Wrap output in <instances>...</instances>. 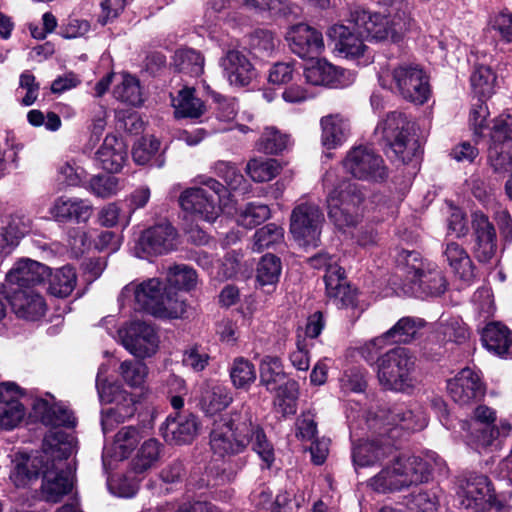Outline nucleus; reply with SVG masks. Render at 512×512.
Here are the masks:
<instances>
[{
  "instance_id": "nucleus-1",
  "label": "nucleus",
  "mask_w": 512,
  "mask_h": 512,
  "mask_svg": "<svg viewBox=\"0 0 512 512\" xmlns=\"http://www.w3.org/2000/svg\"><path fill=\"white\" fill-rule=\"evenodd\" d=\"M209 443L213 454L223 459L240 454L251 445L267 467L274 461L272 445L245 404L213 422Z\"/></svg>"
},
{
  "instance_id": "nucleus-2",
  "label": "nucleus",
  "mask_w": 512,
  "mask_h": 512,
  "mask_svg": "<svg viewBox=\"0 0 512 512\" xmlns=\"http://www.w3.org/2000/svg\"><path fill=\"white\" fill-rule=\"evenodd\" d=\"M327 191L328 217L340 230L355 227L362 219L361 206L365 196L362 187L347 178L337 179L335 171H328L323 178Z\"/></svg>"
},
{
  "instance_id": "nucleus-3",
  "label": "nucleus",
  "mask_w": 512,
  "mask_h": 512,
  "mask_svg": "<svg viewBox=\"0 0 512 512\" xmlns=\"http://www.w3.org/2000/svg\"><path fill=\"white\" fill-rule=\"evenodd\" d=\"M346 20L371 41L399 44L416 27L411 13L396 12L382 15L363 6L353 5L348 9Z\"/></svg>"
},
{
  "instance_id": "nucleus-4",
  "label": "nucleus",
  "mask_w": 512,
  "mask_h": 512,
  "mask_svg": "<svg viewBox=\"0 0 512 512\" xmlns=\"http://www.w3.org/2000/svg\"><path fill=\"white\" fill-rule=\"evenodd\" d=\"M73 453L70 441L62 439L59 433L48 435L43 443V449L34 455H19L14 461L10 472V480L16 487H27L43 475L46 463L53 458V466L59 468L64 459Z\"/></svg>"
},
{
  "instance_id": "nucleus-5",
  "label": "nucleus",
  "mask_w": 512,
  "mask_h": 512,
  "mask_svg": "<svg viewBox=\"0 0 512 512\" xmlns=\"http://www.w3.org/2000/svg\"><path fill=\"white\" fill-rule=\"evenodd\" d=\"M121 295L133 296L138 309L158 318H181L187 311L185 300L176 292L166 291L157 278L138 284L131 282L123 288Z\"/></svg>"
},
{
  "instance_id": "nucleus-6",
  "label": "nucleus",
  "mask_w": 512,
  "mask_h": 512,
  "mask_svg": "<svg viewBox=\"0 0 512 512\" xmlns=\"http://www.w3.org/2000/svg\"><path fill=\"white\" fill-rule=\"evenodd\" d=\"M431 465L415 455H401L391 465L370 478L368 486L379 493H386L429 480Z\"/></svg>"
},
{
  "instance_id": "nucleus-7",
  "label": "nucleus",
  "mask_w": 512,
  "mask_h": 512,
  "mask_svg": "<svg viewBox=\"0 0 512 512\" xmlns=\"http://www.w3.org/2000/svg\"><path fill=\"white\" fill-rule=\"evenodd\" d=\"M378 80L383 88L398 93L405 100L424 104L430 97L429 77L417 64L403 63L382 67Z\"/></svg>"
},
{
  "instance_id": "nucleus-8",
  "label": "nucleus",
  "mask_w": 512,
  "mask_h": 512,
  "mask_svg": "<svg viewBox=\"0 0 512 512\" xmlns=\"http://www.w3.org/2000/svg\"><path fill=\"white\" fill-rule=\"evenodd\" d=\"M416 132V124L397 112L388 114L375 129L376 135L381 136L395 157L403 163L412 161L421 153Z\"/></svg>"
},
{
  "instance_id": "nucleus-9",
  "label": "nucleus",
  "mask_w": 512,
  "mask_h": 512,
  "mask_svg": "<svg viewBox=\"0 0 512 512\" xmlns=\"http://www.w3.org/2000/svg\"><path fill=\"white\" fill-rule=\"evenodd\" d=\"M200 187L188 188L179 198L182 209L196 220L214 222L220 215L219 200L225 187L211 177H199Z\"/></svg>"
},
{
  "instance_id": "nucleus-10",
  "label": "nucleus",
  "mask_w": 512,
  "mask_h": 512,
  "mask_svg": "<svg viewBox=\"0 0 512 512\" xmlns=\"http://www.w3.org/2000/svg\"><path fill=\"white\" fill-rule=\"evenodd\" d=\"M415 357L404 347L393 348L377 359V378L387 390L406 391L413 386Z\"/></svg>"
},
{
  "instance_id": "nucleus-11",
  "label": "nucleus",
  "mask_w": 512,
  "mask_h": 512,
  "mask_svg": "<svg viewBox=\"0 0 512 512\" xmlns=\"http://www.w3.org/2000/svg\"><path fill=\"white\" fill-rule=\"evenodd\" d=\"M397 266L409 281L431 296H438L446 290V279L437 264L423 260L416 251L402 250L397 255Z\"/></svg>"
},
{
  "instance_id": "nucleus-12",
  "label": "nucleus",
  "mask_w": 512,
  "mask_h": 512,
  "mask_svg": "<svg viewBox=\"0 0 512 512\" xmlns=\"http://www.w3.org/2000/svg\"><path fill=\"white\" fill-rule=\"evenodd\" d=\"M342 167L347 174L361 181L381 182L388 176V168L382 156L363 145L347 152Z\"/></svg>"
},
{
  "instance_id": "nucleus-13",
  "label": "nucleus",
  "mask_w": 512,
  "mask_h": 512,
  "mask_svg": "<svg viewBox=\"0 0 512 512\" xmlns=\"http://www.w3.org/2000/svg\"><path fill=\"white\" fill-rule=\"evenodd\" d=\"M491 145L488 161L495 173L512 172V120L509 115H500L494 120L490 132Z\"/></svg>"
},
{
  "instance_id": "nucleus-14",
  "label": "nucleus",
  "mask_w": 512,
  "mask_h": 512,
  "mask_svg": "<svg viewBox=\"0 0 512 512\" xmlns=\"http://www.w3.org/2000/svg\"><path fill=\"white\" fill-rule=\"evenodd\" d=\"M324 223L320 207L314 203L303 202L295 206L290 217V232L303 246H316Z\"/></svg>"
},
{
  "instance_id": "nucleus-15",
  "label": "nucleus",
  "mask_w": 512,
  "mask_h": 512,
  "mask_svg": "<svg viewBox=\"0 0 512 512\" xmlns=\"http://www.w3.org/2000/svg\"><path fill=\"white\" fill-rule=\"evenodd\" d=\"M367 425L375 434L392 437L391 433L397 426L410 431L422 430L427 426V418L420 411L414 413L399 406L393 410H379L368 417Z\"/></svg>"
},
{
  "instance_id": "nucleus-16",
  "label": "nucleus",
  "mask_w": 512,
  "mask_h": 512,
  "mask_svg": "<svg viewBox=\"0 0 512 512\" xmlns=\"http://www.w3.org/2000/svg\"><path fill=\"white\" fill-rule=\"evenodd\" d=\"M123 346L133 356L145 359L153 356L159 348V336L154 327L146 322L132 321L119 330Z\"/></svg>"
},
{
  "instance_id": "nucleus-17",
  "label": "nucleus",
  "mask_w": 512,
  "mask_h": 512,
  "mask_svg": "<svg viewBox=\"0 0 512 512\" xmlns=\"http://www.w3.org/2000/svg\"><path fill=\"white\" fill-rule=\"evenodd\" d=\"M176 239L175 228L169 222H160L141 233L135 253L140 258L167 254L175 249Z\"/></svg>"
},
{
  "instance_id": "nucleus-18",
  "label": "nucleus",
  "mask_w": 512,
  "mask_h": 512,
  "mask_svg": "<svg viewBox=\"0 0 512 512\" xmlns=\"http://www.w3.org/2000/svg\"><path fill=\"white\" fill-rule=\"evenodd\" d=\"M447 390L452 400L460 406L471 405L481 400L486 393L480 374L469 367L463 368L448 380Z\"/></svg>"
},
{
  "instance_id": "nucleus-19",
  "label": "nucleus",
  "mask_w": 512,
  "mask_h": 512,
  "mask_svg": "<svg viewBox=\"0 0 512 512\" xmlns=\"http://www.w3.org/2000/svg\"><path fill=\"white\" fill-rule=\"evenodd\" d=\"M473 253L481 263H489L496 256L497 234L489 218L482 212L476 211L472 215Z\"/></svg>"
},
{
  "instance_id": "nucleus-20",
  "label": "nucleus",
  "mask_w": 512,
  "mask_h": 512,
  "mask_svg": "<svg viewBox=\"0 0 512 512\" xmlns=\"http://www.w3.org/2000/svg\"><path fill=\"white\" fill-rule=\"evenodd\" d=\"M286 39L292 52L304 59H313L325 50L322 33L305 23L292 26L287 32Z\"/></svg>"
},
{
  "instance_id": "nucleus-21",
  "label": "nucleus",
  "mask_w": 512,
  "mask_h": 512,
  "mask_svg": "<svg viewBox=\"0 0 512 512\" xmlns=\"http://www.w3.org/2000/svg\"><path fill=\"white\" fill-rule=\"evenodd\" d=\"M459 497L467 509L485 510L494 499V490L487 476L472 473L460 484Z\"/></svg>"
},
{
  "instance_id": "nucleus-22",
  "label": "nucleus",
  "mask_w": 512,
  "mask_h": 512,
  "mask_svg": "<svg viewBox=\"0 0 512 512\" xmlns=\"http://www.w3.org/2000/svg\"><path fill=\"white\" fill-rule=\"evenodd\" d=\"M304 78L313 86L344 87L350 85L354 74L343 68L336 67L325 59H318L304 69Z\"/></svg>"
},
{
  "instance_id": "nucleus-23",
  "label": "nucleus",
  "mask_w": 512,
  "mask_h": 512,
  "mask_svg": "<svg viewBox=\"0 0 512 512\" xmlns=\"http://www.w3.org/2000/svg\"><path fill=\"white\" fill-rule=\"evenodd\" d=\"M99 398L105 403H115V407L110 409L102 419V427L105 433L112 420L124 421L132 417L136 411L135 397L119 384H115L109 389L101 388Z\"/></svg>"
},
{
  "instance_id": "nucleus-24",
  "label": "nucleus",
  "mask_w": 512,
  "mask_h": 512,
  "mask_svg": "<svg viewBox=\"0 0 512 512\" xmlns=\"http://www.w3.org/2000/svg\"><path fill=\"white\" fill-rule=\"evenodd\" d=\"M67 459L62 461L59 468L53 466V458L46 463L43 470L42 495L48 502L57 503L72 489L71 472L67 469Z\"/></svg>"
},
{
  "instance_id": "nucleus-25",
  "label": "nucleus",
  "mask_w": 512,
  "mask_h": 512,
  "mask_svg": "<svg viewBox=\"0 0 512 512\" xmlns=\"http://www.w3.org/2000/svg\"><path fill=\"white\" fill-rule=\"evenodd\" d=\"M220 66L224 77L233 86H246L255 76L253 65L247 56L237 49L226 51L220 59Z\"/></svg>"
},
{
  "instance_id": "nucleus-26",
  "label": "nucleus",
  "mask_w": 512,
  "mask_h": 512,
  "mask_svg": "<svg viewBox=\"0 0 512 512\" xmlns=\"http://www.w3.org/2000/svg\"><path fill=\"white\" fill-rule=\"evenodd\" d=\"M160 431L166 442L170 444L190 443L197 434L198 423L196 417L191 414L174 416L169 415L162 424Z\"/></svg>"
},
{
  "instance_id": "nucleus-27",
  "label": "nucleus",
  "mask_w": 512,
  "mask_h": 512,
  "mask_svg": "<svg viewBox=\"0 0 512 512\" xmlns=\"http://www.w3.org/2000/svg\"><path fill=\"white\" fill-rule=\"evenodd\" d=\"M325 286L328 301L337 308L347 309L356 306L357 291L348 284L342 268H332Z\"/></svg>"
},
{
  "instance_id": "nucleus-28",
  "label": "nucleus",
  "mask_w": 512,
  "mask_h": 512,
  "mask_svg": "<svg viewBox=\"0 0 512 512\" xmlns=\"http://www.w3.org/2000/svg\"><path fill=\"white\" fill-rule=\"evenodd\" d=\"M49 212L56 221L81 223L90 219L93 206L84 199L61 196L53 202Z\"/></svg>"
},
{
  "instance_id": "nucleus-29",
  "label": "nucleus",
  "mask_w": 512,
  "mask_h": 512,
  "mask_svg": "<svg viewBox=\"0 0 512 512\" xmlns=\"http://www.w3.org/2000/svg\"><path fill=\"white\" fill-rule=\"evenodd\" d=\"M326 35L334 43V50L345 58H358L365 52L366 46L362 39L353 34L350 29L340 23L331 25Z\"/></svg>"
},
{
  "instance_id": "nucleus-30",
  "label": "nucleus",
  "mask_w": 512,
  "mask_h": 512,
  "mask_svg": "<svg viewBox=\"0 0 512 512\" xmlns=\"http://www.w3.org/2000/svg\"><path fill=\"white\" fill-rule=\"evenodd\" d=\"M10 304L18 317L32 321L42 317L46 311L44 298L32 288L15 291Z\"/></svg>"
},
{
  "instance_id": "nucleus-31",
  "label": "nucleus",
  "mask_w": 512,
  "mask_h": 512,
  "mask_svg": "<svg viewBox=\"0 0 512 512\" xmlns=\"http://www.w3.org/2000/svg\"><path fill=\"white\" fill-rule=\"evenodd\" d=\"M48 270V267L39 262L22 259L10 269L6 279L11 284H17L21 289H27L42 283L48 276Z\"/></svg>"
},
{
  "instance_id": "nucleus-32",
  "label": "nucleus",
  "mask_w": 512,
  "mask_h": 512,
  "mask_svg": "<svg viewBox=\"0 0 512 512\" xmlns=\"http://www.w3.org/2000/svg\"><path fill=\"white\" fill-rule=\"evenodd\" d=\"M127 159V149L123 140L115 135H107L96 152V160L103 170L119 172Z\"/></svg>"
},
{
  "instance_id": "nucleus-33",
  "label": "nucleus",
  "mask_w": 512,
  "mask_h": 512,
  "mask_svg": "<svg viewBox=\"0 0 512 512\" xmlns=\"http://www.w3.org/2000/svg\"><path fill=\"white\" fill-rule=\"evenodd\" d=\"M392 452L389 442L362 440L352 449V460L355 469L373 466L387 458Z\"/></svg>"
},
{
  "instance_id": "nucleus-34",
  "label": "nucleus",
  "mask_w": 512,
  "mask_h": 512,
  "mask_svg": "<svg viewBox=\"0 0 512 512\" xmlns=\"http://www.w3.org/2000/svg\"><path fill=\"white\" fill-rule=\"evenodd\" d=\"M443 258L452 272L464 282H471L475 277V266L466 249L457 242L449 241L445 244Z\"/></svg>"
},
{
  "instance_id": "nucleus-35",
  "label": "nucleus",
  "mask_w": 512,
  "mask_h": 512,
  "mask_svg": "<svg viewBox=\"0 0 512 512\" xmlns=\"http://www.w3.org/2000/svg\"><path fill=\"white\" fill-rule=\"evenodd\" d=\"M485 348L503 358H512V331L505 325L492 322L482 332Z\"/></svg>"
},
{
  "instance_id": "nucleus-36",
  "label": "nucleus",
  "mask_w": 512,
  "mask_h": 512,
  "mask_svg": "<svg viewBox=\"0 0 512 512\" xmlns=\"http://www.w3.org/2000/svg\"><path fill=\"white\" fill-rule=\"evenodd\" d=\"M321 141L327 149H335L342 145L349 133V124L339 114H331L321 118Z\"/></svg>"
},
{
  "instance_id": "nucleus-37",
  "label": "nucleus",
  "mask_w": 512,
  "mask_h": 512,
  "mask_svg": "<svg viewBox=\"0 0 512 512\" xmlns=\"http://www.w3.org/2000/svg\"><path fill=\"white\" fill-rule=\"evenodd\" d=\"M142 439L141 431L134 426L122 427L115 435L110 449H105L103 460L111 456L117 460L126 459Z\"/></svg>"
},
{
  "instance_id": "nucleus-38",
  "label": "nucleus",
  "mask_w": 512,
  "mask_h": 512,
  "mask_svg": "<svg viewBox=\"0 0 512 512\" xmlns=\"http://www.w3.org/2000/svg\"><path fill=\"white\" fill-rule=\"evenodd\" d=\"M35 413L46 425L55 427H74L76 420L73 413L61 405H50L46 400H37L34 403Z\"/></svg>"
},
{
  "instance_id": "nucleus-39",
  "label": "nucleus",
  "mask_w": 512,
  "mask_h": 512,
  "mask_svg": "<svg viewBox=\"0 0 512 512\" xmlns=\"http://www.w3.org/2000/svg\"><path fill=\"white\" fill-rule=\"evenodd\" d=\"M233 401L232 394L226 386L207 385L201 396L200 406L207 415H214L227 408Z\"/></svg>"
},
{
  "instance_id": "nucleus-40",
  "label": "nucleus",
  "mask_w": 512,
  "mask_h": 512,
  "mask_svg": "<svg viewBox=\"0 0 512 512\" xmlns=\"http://www.w3.org/2000/svg\"><path fill=\"white\" fill-rule=\"evenodd\" d=\"M457 425L460 428L459 435L476 450L487 448L498 436V431L494 426H485L480 429L477 426L472 427L471 422L465 420L458 421Z\"/></svg>"
},
{
  "instance_id": "nucleus-41",
  "label": "nucleus",
  "mask_w": 512,
  "mask_h": 512,
  "mask_svg": "<svg viewBox=\"0 0 512 512\" xmlns=\"http://www.w3.org/2000/svg\"><path fill=\"white\" fill-rule=\"evenodd\" d=\"M424 325V320L420 318L402 317L384 335L389 342L408 344L417 337Z\"/></svg>"
},
{
  "instance_id": "nucleus-42",
  "label": "nucleus",
  "mask_w": 512,
  "mask_h": 512,
  "mask_svg": "<svg viewBox=\"0 0 512 512\" xmlns=\"http://www.w3.org/2000/svg\"><path fill=\"white\" fill-rule=\"evenodd\" d=\"M161 444L154 438L145 440L132 460V470L135 474H141L157 463L161 455Z\"/></svg>"
},
{
  "instance_id": "nucleus-43",
  "label": "nucleus",
  "mask_w": 512,
  "mask_h": 512,
  "mask_svg": "<svg viewBox=\"0 0 512 512\" xmlns=\"http://www.w3.org/2000/svg\"><path fill=\"white\" fill-rule=\"evenodd\" d=\"M172 105L177 118H198L204 112L203 102L189 88L179 91L177 97L172 99Z\"/></svg>"
},
{
  "instance_id": "nucleus-44",
  "label": "nucleus",
  "mask_w": 512,
  "mask_h": 512,
  "mask_svg": "<svg viewBox=\"0 0 512 512\" xmlns=\"http://www.w3.org/2000/svg\"><path fill=\"white\" fill-rule=\"evenodd\" d=\"M286 381L280 359L276 356H265L260 362V384L267 391L273 392L276 386Z\"/></svg>"
},
{
  "instance_id": "nucleus-45",
  "label": "nucleus",
  "mask_w": 512,
  "mask_h": 512,
  "mask_svg": "<svg viewBox=\"0 0 512 512\" xmlns=\"http://www.w3.org/2000/svg\"><path fill=\"white\" fill-rule=\"evenodd\" d=\"M274 406L283 416L294 415L297 411L298 384L287 380L276 386Z\"/></svg>"
},
{
  "instance_id": "nucleus-46",
  "label": "nucleus",
  "mask_w": 512,
  "mask_h": 512,
  "mask_svg": "<svg viewBox=\"0 0 512 512\" xmlns=\"http://www.w3.org/2000/svg\"><path fill=\"white\" fill-rule=\"evenodd\" d=\"M29 226L23 217L10 216L7 223L0 232V248L9 254L18 244L20 239L27 233Z\"/></svg>"
},
{
  "instance_id": "nucleus-47",
  "label": "nucleus",
  "mask_w": 512,
  "mask_h": 512,
  "mask_svg": "<svg viewBox=\"0 0 512 512\" xmlns=\"http://www.w3.org/2000/svg\"><path fill=\"white\" fill-rule=\"evenodd\" d=\"M174 65L179 72L198 77L204 70V58L202 55L188 48L179 49L173 57Z\"/></svg>"
},
{
  "instance_id": "nucleus-48",
  "label": "nucleus",
  "mask_w": 512,
  "mask_h": 512,
  "mask_svg": "<svg viewBox=\"0 0 512 512\" xmlns=\"http://www.w3.org/2000/svg\"><path fill=\"white\" fill-rule=\"evenodd\" d=\"M229 374L236 389L247 390L256 380L255 366L243 357H237L233 360Z\"/></svg>"
},
{
  "instance_id": "nucleus-49",
  "label": "nucleus",
  "mask_w": 512,
  "mask_h": 512,
  "mask_svg": "<svg viewBox=\"0 0 512 512\" xmlns=\"http://www.w3.org/2000/svg\"><path fill=\"white\" fill-rule=\"evenodd\" d=\"M77 276L73 267L57 269L50 278L49 291L57 297L69 296L76 286Z\"/></svg>"
},
{
  "instance_id": "nucleus-50",
  "label": "nucleus",
  "mask_w": 512,
  "mask_h": 512,
  "mask_svg": "<svg viewBox=\"0 0 512 512\" xmlns=\"http://www.w3.org/2000/svg\"><path fill=\"white\" fill-rule=\"evenodd\" d=\"M470 80L472 89L478 98H489L494 93L496 75L490 67L477 66Z\"/></svg>"
},
{
  "instance_id": "nucleus-51",
  "label": "nucleus",
  "mask_w": 512,
  "mask_h": 512,
  "mask_svg": "<svg viewBox=\"0 0 512 512\" xmlns=\"http://www.w3.org/2000/svg\"><path fill=\"white\" fill-rule=\"evenodd\" d=\"M281 166L275 159H251L246 165V173L255 182H267L275 178Z\"/></svg>"
},
{
  "instance_id": "nucleus-52",
  "label": "nucleus",
  "mask_w": 512,
  "mask_h": 512,
  "mask_svg": "<svg viewBox=\"0 0 512 512\" xmlns=\"http://www.w3.org/2000/svg\"><path fill=\"white\" fill-rule=\"evenodd\" d=\"M113 95L117 100L131 105H138L142 102L139 81L129 74L121 75L120 81L113 89Z\"/></svg>"
},
{
  "instance_id": "nucleus-53",
  "label": "nucleus",
  "mask_w": 512,
  "mask_h": 512,
  "mask_svg": "<svg viewBox=\"0 0 512 512\" xmlns=\"http://www.w3.org/2000/svg\"><path fill=\"white\" fill-rule=\"evenodd\" d=\"M283 238V229L274 223H270L255 232L252 248L256 252H261L281 243Z\"/></svg>"
},
{
  "instance_id": "nucleus-54",
  "label": "nucleus",
  "mask_w": 512,
  "mask_h": 512,
  "mask_svg": "<svg viewBox=\"0 0 512 512\" xmlns=\"http://www.w3.org/2000/svg\"><path fill=\"white\" fill-rule=\"evenodd\" d=\"M118 373L128 386L138 388L145 382L148 367L141 361L125 360L121 362Z\"/></svg>"
},
{
  "instance_id": "nucleus-55",
  "label": "nucleus",
  "mask_w": 512,
  "mask_h": 512,
  "mask_svg": "<svg viewBox=\"0 0 512 512\" xmlns=\"http://www.w3.org/2000/svg\"><path fill=\"white\" fill-rule=\"evenodd\" d=\"M289 143V136L274 127H266L257 142L259 151L266 154H277L283 151Z\"/></svg>"
},
{
  "instance_id": "nucleus-56",
  "label": "nucleus",
  "mask_w": 512,
  "mask_h": 512,
  "mask_svg": "<svg viewBox=\"0 0 512 512\" xmlns=\"http://www.w3.org/2000/svg\"><path fill=\"white\" fill-rule=\"evenodd\" d=\"M281 274V261L272 254L264 255L257 267V280L265 285H274L278 282Z\"/></svg>"
},
{
  "instance_id": "nucleus-57",
  "label": "nucleus",
  "mask_w": 512,
  "mask_h": 512,
  "mask_svg": "<svg viewBox=\"0 0 512 512\" xmlns=\"http://www.w3.org/2000/svg\"><path fill=\"white\" fill-rule=\"evenodd\" d=\"M168 283L178 289L191 290L197 284V274L186 265H175L167 273Z\"/></svg>"
},
{
  "instance_id": "nucleus-58",
  "label": "nucleus",
  "mask_w": 512,
  "mask_h": 512,
  "mask_svg": "<svg viewBox=\"0 0 512 512\" xmlns=\"http://www.w3.org/2000/svg\"><path fill=\"white\" fill-rule=\"evenodd\" d=\"M270 217V209L265 204H248L237 215V223L240 226L251 229Z\"/></svg>"
},
{
  "instance_id": "nucleus-59",
  "label": "nucleus",
  "mask_w": 512,
  "mask_h": 512,
  "mask_svg": "<svg viewBox=\"0 0 512 512\" xmlns=\"http://www.w3.org/2000/svg\"><path fill=\"white\" fill-rule=\"evenodd\" d=\"M160 148V141L154 136L142 137L133 146L132 157L139 165L147 164Z\"/></svg>"
},
{
  "instance_id": "nucleus-60",
  "label": "nucleus",
  "mask_w": 512,
  "mask_h": 512,
  "mask_svg": "<svg viewBox=\"0 0 512 512\" xmlns=\"http://www.w3.org/2000/svg\"><path fill=\"white\" fill-rule=\"evenodd\" d=\"M26 410L21 402L0 405V429L11 430L24 418Z\"/></svg>"
},
{
  "instance_id": "nucleus-61",
  "label": "nucleus",
  "mask_w": 512,
  "mask_h": 512,
  "mask_svg": "<svg viewBox=\"0 0 512 512\" xmlns=\"http://www.w3.org/2000/svg\"><path fill=\"white\" fill-rule=\"evenodd\" d=\"M489 109L482 98H478L471 106L469 113V124L477 136H482L488 128Z\"/></svg>"
},
{
  "instance_id": "nucleus-62",
  "label": "nucleus",
  "mask_w": 512,
  "mask_h": 512,
  "mask_svg": "<svg viewBox=\"0 0 512 512\" xmlns=\"http://www.w3.org/2000/svg\"><path fill=\"white\" fill-rule=\"evenodd\" d=\"M89 189L97 197L108 198L119 191V181L113 175L94 176L89 182Z\"/></svg>"
},
{
  "instance_id": "nucleus-63",
  "label": "nucleus",
  "mask_w": 512,
  "mask_h": 512,
  "mask_svg": "<svg viewBox=\"0 0 512 512\" xmlns=\"http://www.w3.org/2000/svg\"><path fill=\"white\" fill-rule=\"evenodd\" d=\"M214 173L221 177L232 190L238 189L244 182V177L231 162L217 161L213 165Z\"/></svg>"
},
{
  "instance_id": "nucleus-64",
  "label": "nucleus",
  "mask_w": 512,
  "mask_h": 512,
  "mask_svg": "<svg viewBox=\"0 0 512 512\" xmlns=\"http://www.w3.org/2000/svg\"><path fill=\"white\" fill-rule=\"evenodd\" d=\"M439 499L434 491H420L412 497L410 509L414 512H436Z\"/></svg>"
}]
</instances>
